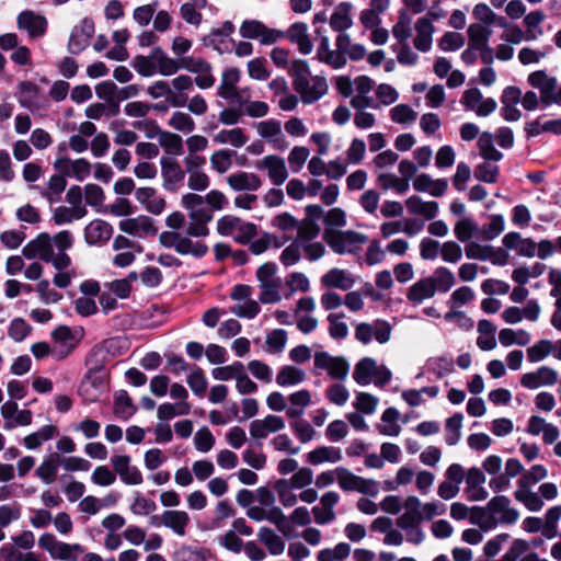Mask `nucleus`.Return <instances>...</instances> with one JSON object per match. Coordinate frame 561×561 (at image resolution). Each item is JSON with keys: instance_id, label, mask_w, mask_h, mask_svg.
<instances>
[{"instance_id": "1", "label": "nucleus", "mask_w": 561, "mask_h": 561, "mask_svg": "<svg viewBox=\"0 0 561 561\" xmlns=\"http://www.w3.org/2000/svg\"><path fill=\"white\" fill-rule=\"evenodd\" d=\"M519 518V512L505 495H495L484 507H473L472 523L481 530L490 531L500 525H514Z\"/></svg>"}, {"instance_id": "2", "label": "nucleus", "mask_w": 561, "mask_h": 561, "mask_svg": "<svg viewBox=\"0 0 561 561\" xmlns=\"http://www.w3.org/2000/svg\"><path fill=\"white\" fill-rule=\"evenodd\" d=\"M548 470L543 465H534L525 470L516 482L514 499L523 504L530 512H539L545 503L539 494L533 490V486L546 479Z\"/></svg>"}, {"instance_id": "3", "label": "nucleus", "mask_w": 561, "mask_h": 561, "mask_svg": "<svg viewBox=\"0 0 561 561\" xmlns=\"http://www.w3.org/2000/svg\"><path fill=\"white\" fill-rule=\"evenodd\" d=\"M107 374L102 363H95L91 366L79 386V394L89 401H94L99 394L106 388Z\"/></svg>"}, {"instance_id": "4", "label": "nucleus", "mask_w": 561, "mask_h": 561, "mask_svg": "<svg viewBox=\"0 0 561 561\" xmlns=\"http://www.w3.org/2000/svg\"><path fill=\"white\" fill-rule=\"evenodd\" d=\"M460 103L466 111H471L479 117L491 115L497 107L496 101L493 98H484L478 88L466 90Z\"/></svg>"}, {"instance_id": "5", "label": "nucleus", "mask_w": 561, "mask_h": 561, "mask_svg": "<svg viewBox=\"0 0 561 561\" xmlns=\"http://www.w3.org/2000/svg\"><path fill=\"white\" fill-rule=\"evenodd\" d=\"M95 32L94 22L91 18H84L80 25H76L69 36L67 49L71 55H79L89 47L90 41Z\"/></svg>"}, {"instance_id": "6", "label": "nucleus", "mask_w": 561, "mask_h": 561, "mask_svg": "<svg viewBox=\"0 0 561 561\" xmlns=\"http://www.w3.org/2000/svg\"><path fill=\"white\" fill-rule=\"evenodd\" d=\"M377 377L376 385L382 387L386 385V367L381 365L377 368L375 359L370 357L362 358L354 368L353 378L360 385L370 383L373 377Z\"/></svg>"}, {"instance_id": "7", "label": "nucleus", "mask_w": 561, "mask_h": 561, "mask_svg": "<svg viewBox=\"0 0 561 561\" xmlns=\"http://www.w3.org/2000/svg\"><path fill=\"white\" fill-rule=\"evenodd\" d=\"M527 83L539 91L541 105L543 107L549 106V100L558 88L557 78L549 76L546 70H536L528 75Z\"/></svg>"}, {"instance_id": "8", "label": "nucleus", "mask_w": 561, "mask_h": 561, "mask_svg": "<svg viewBox=\"0 0 561 561\" xmlns=\"http://www.w3.org/2000/svg\"><path fill=\"white\" fill-rule=\"evenodd\" d=\"M51 238L47 232H41L35 239L28 241L22 249V254L32 260L39 257L42 261L49 263L53 259Z\"/></svg>"}, {"instance_id": "9", "label": "nucleus", "mask_w": 561, "mask_h": 561, "mask_svg": "<svg viewBox=\"0 0 561 561\" xmlns=\"http://www.w3.org/2000/svg\"><path fill=\"white\" fill-rule=\"evenodd\" d=\"M18 27L25 30L30 37L38 38L46 34L48 22L44 15L32 10L22 11L16 19Z\"/></svg>"}, {"instance_id": "10", "label": "nucleus", "mask_w": 561, "mask_h": 561, "mask_svg": "<svg viewBox=\"0 0 561 561\" xmlns=\"http://www.w3.org/2000/svg\"><path fill=\"white\" fill-rule=\"evenodd\" d=\"M558 381V373L549 366H540L536 371L526 373L520 378V385L527 389H538L553 386Z\"/></svg>"}, {"instance_id": "11", "label": "nucleus", "mask_w": 561, "mask_h": 561, "mask_svg": "<svg viewBox=\"0 0 561 561\" xmlns=\"http://www.w3.org/2000/svg\"><path fill=\"white\" fill-rule=\"evenodd\" d=\"M485 476L480 468L472 467L468 470L466 477V494L470 501H483L489 493L483 486Z\"/></svg>"}, {"instance_id": "12", "label": "nucleus", "mask_w": 561, "mask_h": 561, "mask_svg": "<svg viewBox=\"0 0 561 561\" xmlns=\"http://www.w3.org/2000/svg\"><path fill=\"white\" fill-rule=\"evenodd\" d=\"M113 226L103 220L94 219L84 228V241L89 245L106 243L113 236Z\"/></svg>"}, {"instance_id": "13", "label": "nucleus", "mask_w": 561, "mask_h": 561, "mask_svg": "<svg viewBox=\"0 0 561 561\" xmlns=\"http://www.w3.org/2000/svg\"><path fill=\"white\" fill-rule=\"evenodd\" d=\"M416 35L413 39L414 47L423 53L428 51L433 44L435 27L427 16L420 18L415 23Z\"/></svg>"}, {"instance_id": "14", "label": "nucleus", "mask_w": 561, "mask_h": 561, "mask_svg": "<svg viewBox=\"0 0 561 561\" xmlns=\"http://www.w3.org/2000/svg\"><path fill=\"white\" fill-rule=\"evenodd\" d=\"M161 175L163 178V187L167 191L173 192L174 184L181 182L185 178V172L181 169L179 162L173 159L162 157L160 159Z\"/></svg>"}, {"instance_id": "15", "label": "nucleus", "mask_w": 561, "mask_h": 561, "mask_svg": "<svg viewBox=\"0 0 561 561\" xmlns=\"http://www.w3.org/2000/svg\"><path fill=\"white\" fill-rule=\"evenodd\" d=\"M421 501L416 496H408L403 503V514L397 518V525L401 529L419 526L422 522L420 516Z\"/></svg>"}, {"instance_id": "16", "label": "nucleus", "mask_w": 561, "mask_h": 561, "mask_svg": "<svg viewBox=\"0 0 561 561\" xmlns=\"http://www.w3.org/2000/svg\"><path fill=\"white\" fill-rule=\"evenodd\" d=\"M413 187L417 192L428 193L434 197L443 196L447 188L448 182L446 179H432L428 174H419L413 181Z\"/></svg>"}, {"instance_id": "17", "label": "nucleus", "mask_w": 561, "mask_h": 561, "mask_svg": "<svg viewBox=\"0 0 561 561\" xmlns=\"http://www.w3.org/2000/svg\"><path fill=\"white\" fill-rule=\"evenodd\" d=\"M204 203V197L195 194L187 193L182 197V205L190 209V218L197 224H208L213 219L211 213H209L205 208H194L196 205H201Z\"/></svg>"}, {"instance_id": "18", "label": "nucleus", "mask_w": 561, "mask_h": 561, "mask_svg": "<svg viewBox=\"0 0 561 561\" xmlns=\"http://www.w3.org/2000/svg\"><path fill=\"white\" fill-rule=\"evenodd\" d=\"M405 205L411 214L422 216L424 221L434 219L438 214L437 202H425L417 195L409 197L405 202Z\"/></svg>"}, {"instance_id": "19", "label": "nucleus", "mask_w": 561, "mask_h": 561, "mask_svg": "<svg viewBox=\"0 0 561 561\" xmlns=\"http://www.w3.org/2000/svg\"><path fill=\"white\" fill-rule=\"evenodd\" d=\"M234 32V24L231 21H225L221 27L213 28L210 33L203 37V44L206 47H213L218 54L231 53L229 45L220 47L216 42V37H229Z\"/></svg>"}, {"instance_id": "20", "label": "nucleus", "mask_w": 561, "mask_h": 561, "mask_svg": "<svg viewBox=\"0 0 561 561\" xmlns=\"http://www.w3.org/2000/svg\"><path fill=\"white\" fill-rule=\"evenodd\" d=\"M227 182L234 191H257L262 185V181L256 174L247 172L231 174Z\"/></svg>"}, {"instance_id": "21", "label": "nucleus", "mask_w": 561, "mask_h": 561, "mask_svg": "<svg viewBox=\"0 0 561 561\" xmlns=\"http://www.w3.org/2000/svg\"><path fill=\"white\" fill-rule=\"evenodd\" d=\"M313 85L310 87L309 80L307 81V87L304 90L298 91L300 94L301 101L305 104H311L320 100L323 95L328 93V83L324 77L314 76L312 77Z\"/></svg>"}, {"instance_id": "22", "label": "nucleus", "mask_w": 561, "mask_h": 561, "mask_svg": "<svg viewBox=\"0 0 561 561\" xmlns=\"http://www.w3.org/2000/svg\"><path fill=\"white\" fill-rule=\"evenodd\" d=\"M263 164L267 169L268 176L275 185L279 186L286 181L288 172L283 158L270 154L263 159Z\"/></svg>"}, {"instance_id": "23", "label": "nucleus", "mask_w": 561, "mask_h": 561, "mask_svg": "<svg viewBox=\"0 0 561 561\" xmlns=\"http://www.w3.org/2000/svg\"><path fill=\"white\" fill-rule=\"evenodd\" d=\"M435 290L427 277L415 282L408 290L407 298L413 305H420L424 300L434 297Z\"/></svg>"}, {"instance_id": "24", "label": "nucleus", "mask_w": 561, "mask_h": 561, "mask_svg": "<svg viewBox=\"0 0 561 561\" xmlns=\"http://www.w3.org/2000/svg\"><path fill=\"white\" fill-rule=\"evenodd\" d=\"M351 2H341L330 18V26L335 32H343L353 24L350 13L352 11Z\"/></svg>"}, {"instance_id": "25", "label": "nucleus", "mask_w": 561, "mask_h": 561, "mask_svg": "<svg viewBox=\"0 0 561 561\" xmlns=\"http://www.w3.org/2000/svg\"><path fill=\"white\" fill-rule=\"evenodd\" d=\"M434 287L435 293H447L456 284L454 273L447 267H437L431 276L427 277Z\"/></svg>"}, {"instance_id": "26", "label": "nucleus", "mask_w": 561, "mask_h": 561, "mask_svg": "<svg viewBox=\"0 0 561 561\" xmlns=\"http://www.w3.org/2000/svg\"><path fill=\"white\" fill-rule=\"evenodd\" d=\"M288 73L293 78V87L296 92L306 89L308 76H310V68L307 60H294Z\"/></svg>"}, {"instance_id": "27", "label": "nucleus", "mask_w": 561, "mask_h": 561, "mask_svg": "<svg viewBox=\"0 0 561 561\" xmlns=\"http://www.w3.org/2000/svg\"><path fill=\"white\" fill-rule=\"evenodd\" d=\"M323 286L348 290L354 285V279L348 277L343 270L332 268L321 277Z\"/></svg>"}, {"instance_id": "28", "label": "nucleus", "mask_w": 561, "mask_h": 561, "mask_svg": "<svg viewBox=\"0 0 561 561\" xmlns=\"http://www.w3.org/2000/svg\"><path fill=\"white\" fill-rule=\"evenodd\" d=\"M545 20V13L536 10L531 11L524 18V24L526 26L525 41H535L543 34L541 23Z\"/></svg>"}, {"instance_id": "29", "label": "nucleus", "mask_w": 561, "mask_h": 561, "mask_svg": "<svg viewBox=\"0 0 561 561\" xmlns=\"http://www.w3.org/2000/svg\"><path fill=\"white\" fill-rule=\"evenodd\" d=\"M137 408L126 390H119L114 397V414L123 420L130 417Z\"/></svg>"}, {"instance_id": "30", "label": "nucleus", "mask_w": 561, "mask_h": 561, "mask_svg": "<svg viewBox=\"0 0 561 561\" xmlns=\"http://www.w3.org/2000/svg\"><path fill=\"white\" fill-rule=\"evenodd\" d=\"M478 147L484 160L497 162L503 158V153L494 147L493 134L489 131H484L480 135Z\"/></svg>"}, {"instance_id": "31", "label": "nucleus", "mask_w": 561, "mask_h": 561, "mask_svg": "<svg viewBox=\"0 0 561 561\" xmlns=\"http://www.w3.org/2000/svg\"><path fill=\"white\" fill-rule=\"evenodd\" d=\"M190 523V516L184 511H164V526L171 528L176 535L184 536Z\"/></svg>"}, {"instance_id": "32", "label": "nucleus", "mask_w": 561, "mask_h": 561, "mask_svg": "<svg viewBox=\"0 0 561 561\" xmlns=\"http://www.w3.org/2000/svg\"><path fill=\"white\" fill-rule=\"evenodd\" d=\"M59 461L60 456L58 454L50 455L36 469V476L47 484L53 483L57 477Z\"/></svg>"}, {"instance_id": "33", "label": "nucleus", "mask_w": 561, "mask_h": 561, "mask_svg": "<svg viewBox=\"0 0 561 561\" xmlns=\"http://www.w3.org/2000/svg\"><path fill=\"white\" fill-rule=\"evenodd\" d=\"M491 30L489 25L480 23L471 24L468 28L469 46L470 48L484 47L491 36Z\"/></svg>"}, {"instance_id": "34", "label": "nucleus", "mask_w": 561, "mask_h": 561, "mask_svg": "<svg viewBox=\"0 0 561 561\" xmlns=\"http://www.w3.org/2000/svg\"><path fill=\"white\" fill-rule=\"evenodd\" d=\"M210 551L206 548H195L183 545L173 554L174 561H207Z\"/></svg>"}, {"instance_id": "35", "label": "nucleus", "mask_w": 561, "mask_h": 561, "mask_svg": "<svg viewBox=\"0 0 561 561\" xmlns=\"http://www.w3.org/2000/svg\"><path fill=\"white\" fill-rule=\"evenodd\" d=\"M462 420L463 416L461 413H455L446 420L445 440L447 445L455 446L460 440Z\"/></svg>"}, {"instance_id": "36", "label": "nucleus", "mask_w": 561, "mask_h": 561, "mask_svg": "<svg viewBox=\"0 0 561 561\" xmlns=\"http://www.w3.org/2000/svg\"><path fill=\"white\" fill-rule=\"evenodd\" d=\"M561 519V505H554L547 510L542 520L545 522L543 537L553 539L559 535L558 524Z\"/></svg>"}, {"instance_id": "37", "label": "nucleus", "mask_w": 561, "mask_h": 561, "mask_svg": "<svg viewBox=\"0 0 561 561\" xmlns=\"http://www.w3.org/2000/svg\"><path fill=\"white\" fill-rule=\"evenodd\" d=\"M266 519L270 523L274 524L287 539L294 536L293 526L290 525L288 518L284 515L283 511L279 507L273 506L272 508H270V511L266 512Z\"/></svg>"}, {"instance_id": "38", "label": "nucleus", "mask_w": 561, "mask_h": 561, "mask_svg": "<svg viewBox=\"0 0 561 561\" xmlns=\"http://www.w3.org/2000/svg\"><path fill=\"white\" fill-rule=\"evenodd\" d=\"M305 373L296 366H284L276 376V382L280 387L297 385L305 380Z\"/></svg>"}, {"instance_id": "39", "label": "nucleus", "mask_w": 561, "mask_h": 561, "mask_svg": "<svg viewBox=\"0 0 561 561\" xmlns=\"http://www.w3.org/2000/svg\"><path fill=\"white\" fill-rule=\"evenodd\" d=\"M339 485L344 491H358L359 485L364 483V478L352 473L344 467L335 469Z\"/></svg>"}, {"instance_id": "40", "label": "nucleus", "mask_w": 561, "mask_h": 561, "mask_svg": "<svg viewBox=\"0 0 561 561\" xmlns=\"http://www.w3.org/2000/svg\"><path fill=\"white\" fill-rule=\"evenodd\" d=\"M390 117L393 123L411 125L417 118V113L408 104H398L390 110Z\"/></svg>"}, {"instance_id": "41", "label": "nucleus", "mask_w": 561, "mask_h": 561, "mask_svg": "<svg viewBox=\"0 0 561 561\" xmlns=\"http://www.w3.org/2000/svg\"><path fill=\"white\" fill-rule=\"evenodd\" d=\"M215 141L219 144L230 142L233 147L240 148L248 141L242 128L237 127L230 130L222 129L215 136Z\"/></svg>"}, {"instance_id": "42", "label": "nucleus", "mask_w": 561, "mask_h": 561, "mask_svg": "<svg viewBox=\"0 0 561 561\" xmlns=\"http://www.w3.org/2000/svg\"><path fill=\"white\" fill-rule=\"evenodd\" d=\"M478 230V226L468 217L459 219L454 227L456 238L463 243L469 242Z\"/></svg>"}, {"instance_id": "43", "label": "nucleus", "mask_w": 561, "mask_h": 561, "mask_svg": "<svg viewBox=\"0 0 561 561\" xmlns=\"http://www.w3.org/2000/svg\"><path fill=\"white\" fill-rule=\"evenodd\" d=\"M159 144L169 154L180 156L183 153V140L178 134L170 131L161 133Z\"/></svg>"}, {"instance_id": "44", "label": "nucleus", "mask_w": 561, "mask_h": 561, "mask_svg": "<svg viewBox=\"0 0 561 561\" xmlns=\"http://www.w3.org/2000/svg\"><path fill=\"white\" fill-rule=\"evenodd\" d=\"M551 353L552 341L543 339L527 348V359L530 363H538L551 355Z\"/></svg>"}, {"instance_id": "45", "label": "nucleus", "mask_w": 561, "mask_h": 561, "mask_svg": "<svg viewBox=\"0 0 561 561\" xmlns=\"http://www.w3.org/2000/svg\"><path fill=\"white\" fill-rule=\"evenodd\" d=\"M428 369L438 378L450 374L454 367V359L450 356H440L427 360Z\"/></svg>"}, {"instance_id": "46", "label": "nucleus", "mask_w": 561, "mask_h": 561, "mask_svg": "<svg viewBox=\"0 0 561 561\" xmlns=\"http://www.w3.org/2000/svg\"><path fill=\"white\" fill-rule=\"evenodd\" d=\"M476 297L474 291L469 286H461L453 291L447 305L450 310H457L458 308L472 301Z\"/></svg>"}, {"instance_id": "47", "label": "nucleus", "mask_w": 561, "mask_h": 561, "mask_svg": "<svg viewBox=\"0 0 561 561\" xmlns=\"http://www.w3.org/2000/svg\"><path fill=\"white\" fill-rule=\"evenodd\" d=\"M492 162L493 161L485 160L476 168L474 178L478 181L484 183H495L497 181L500 169Z\"/></svg>"}, {"instance_id": "48", "label": "nucleus", "mask_w": 561, "mask_h": 561, "mask_svg": "<svg viewBox=\"0 0 561 561\" xmlns=\"http://www.w3.org/2000/svg\"><path fill=\"white\" fill-rule=\"evenodd\" d=\"M504 227L505 221L502 215H491L489 222L482 227L481 236L484 240L491 241L503 232Z\"/></svg>"}, {"instance_id": "49", "label": "nucleus", "mask_w": 561, "mask_h": 561, "mask_svg": "<svg viewBox=\"0 0 561 561\" xmlns=\"http://www.w3.org/2000/svg\"><path fill=\"white\" fill-rule=\"evenodd\" d=\"M18 89L20 92L19 103L23 107H30L39 94V88L31 81H21L18 84Z\"/></svg>"}, {"instance_id": "50", "label": "nucleus", "mask_w": 561, "mask_h": 561, "mask_svg": "<svg viewBox=\"0 0 561 561\" xmlns=\"http://www.w3.org/2000/svg\"><path fill=\"white\" fill-rule=\"evenodd\" d=\"M136 206H133L130 201L125 197H118L114 204L99 209V211L111 213L116 217L130 216L136 211Z\"/></svg>"}, {"instance_id": "51", "label": "nucleus", "mask_w": 561, "mask_h": 561, "mask_svg": "<svg viewBox=\"0 0 561 561\" xmlns=\"http://www.w3.org/2000/svg\"><path fill=\"white\" fill-rule=\"evenodd\" d=\"M32 330V327L23 318H14L8 328V335L15 342H22L31 334Z\"/></svg>"}, {"instance_id": "52", "label": "nucleus", "mask_w": 561, "mask_h": 561, "mask_svg": "<svg viewBox=\"0 0 561 561\" xmlns=\"http://www.w3.org/2000/svg\"><path fill=\"white\" fill-rule=\"evenodd\" d=\"M186 381L188 387L196 396L201 398L204 397L208 382L204 370L201 367H195L193 373L188 375Z\"/></svg>"}, {"instance_id": "53", "label": "nucleus", "mask_w": 561, "mask_h": 561, "mask_svg": "<svg viewBox=\"0 0 561 561\" xmlns=\"http://www.w3.org/2000/svg\"><path fill=\"white\" fill-rule=\"evenodd\" d=\"M232 156H237V152L229 149L215 151L210 157L213 168L218 173H225L231 167Z\"/></svg>"}, {"instance_id": "54", "label": "nucleus", "mask_w": 561, "mask_h": 561, "mask_svg": "<svg viewBox=\"0 0 561 561\" xmlns=\"http://www.w3.org/2000/svg\"><path fill=\"white\" fill-rule=\"evenodd\" d=\"M442 251V244L430 237H425L420 242V255L423 260L435 261Z\"/></svg>"}, {"instance_id": "55", "label": "nucleus", "mask_w": 561, "mask_h": 561, "mask_svg": "<svg viewBox=\"0 0 561 561\" xmlns=\"http://www.w3.org/2000/svg\"><path fill=\"white\" fill-rule=\"evenodd\" d=\"M290 488H293V485L287 479H279L274 484L279 501L285 507H291L297 503V496L289 493Z\"/></svg>"}, {"instance_id": "56", "label": "nucleus", "mask_w": 561, "mask_h": 561, "mask_svg": "<svg viewBox=\"0 0 561 561\" xmlns=\"http://www.w3.org/2000/svg\"><path fill=\"white\" fill-rule=\"evenodd\" d=\"M169 126L184 133H192L195 129L193 118L188 114L180 111L173 113L169 121Z\"/></svg>"}, {"instance_id": "57", "label": "nucleus", "mask_w": 561, "mask_h": 561, "mask_svg": "<svg viewBox=\"0 0 561 561\" xmlns=\"http://www.w3.org/2000/svg\"><path fill=\"white\" fill-rule=\"evenodd\" d=\"M323 240L335 253L344 254L346 252V245L340 230L325 228L323 232Z\"/></svg>"}, {"instance_id": "58", "label": "nucleus", "mask_w": 561, "mask_h": 561, "mask_svg": "<svg viewBox=\"0 0 561 561\" xmlns=\"http://www.w3.org/2000/svg\"><path fill=\"white\" fill-rule=\"evenodd\" d=\"M344 318V313H330L328 321L330 322L329 333L332 339H345L348 334V328L345 322L339 321Z\"/></svg>"}, {"instance_id": "59", "label": "nucleus", "mask_w": 561, "mask_h": 561, "mask_svg": "<svg viewBox=\"0 0 561 561\" xmlns=\"http://www.w3.org/2000/svg\"><path fill=\"white\" fill-rule=\"evenodd\" d=\"M265 30V24L259 20H244L239 28V33L243 38L257 39Z\"/></svg>"}, {"instance_id": "60", "label": "nucleus", "mask_w": 561, "mask_h": 561, "mask_svg": "<svg viewBox=\"0 0 561 561\" xmlns=\"http://www.w3.org/2000/svg\"><path fill=\"white\" fill-rule=\"evenodd\" d=\"M215 444V437L207 426H203L197 431L194 437L195 448L201 453L209 451Z\"/></svg>"}, {"instance_id": "61", "label": "nucleus", "mask_w": 561, "mask_h": 561, "mask_svg": "<svg viewBox=\"0 0 561 561\" xmlns=\"http://www.w3.org/2000/svg\"><path fill=\"white\" fill-rule=\"evenodd\" d=\"M440 256L444 262L456 264L462 257V249L455 241H446L442 244Z\"/></svg>"}, {"instance_id": "62", "label": "nucleus", "mask_w": 561, "mask_h": 561, "mask_svg": "<svg viewBox=\"0 0 561 561\" xmlns=\"http://www.w3.org/2000/svg\"><path fill=\"white\" fill-rule=\"evenodd\" d=\"M181 68L193 73L210 72L211 65L203 58L182 57L180 59Z\"/></svg>"}, {"instance_id": "63", "label": "nucleus", "mask_w": 561, "mask_h": 561, "mask_svg": "<svg viewBox=\"0 0 561 561\" xmlns=\"http://www.w3.org/2000/svg\"><path fill=\"white\" fill-rule=\"evenodd\" d=\"M465 44V38L456 32H447L440 38L438 47L444 51H455L460 49Z\"/></svg>"}, {"instance_id": "64", "label": "nucleus", "mask_w": 561, "mask_h": 561, "mask_svg": "<svg viewBox=\"0 0 561 561\" xmlns=\"http://www.w3.org/2000/svg\"><path fill=\"white\" fill-rule=\"evenodd\" d=\"M528 550V543L523 539H515L510 549L502 556L501 561L520 560Z\"/></svg>"}]
</instances>
